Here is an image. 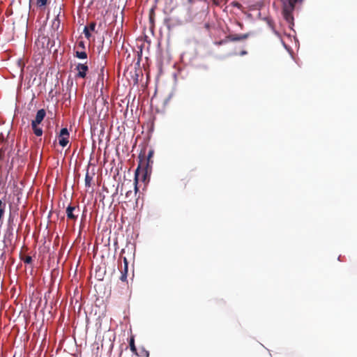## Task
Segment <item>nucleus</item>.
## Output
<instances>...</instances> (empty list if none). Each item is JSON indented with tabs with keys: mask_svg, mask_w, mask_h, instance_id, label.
<instances>
[{
	"mask_svg": "<svg viewBox=\"0 0 357 357\" xmlns=\"http://www.w3.org/2000/svg\"><path fill=\"white\" fill-rule=\"evenodd\" d=\"M92 181V177L89 176V172H87L85 176V185L86 187H90Z\"/></svg>",
	"mask_w": 357,
	"mask_h": 357,
	"instance_id": "16",
	"label": "nucleus"
},
{
	"mask_svg": "<svg viewBox=\"0 0 357 357\" xmlns=\"http://www.w3.org/2000/svg\"><path fill=\"white\" fill-rule=\"evenodd\" d=\"M66 213L68 220L76 222L79 213V206H73L69 205L66 208Z\"/></svg>",
	"mask_w": 357,
	"mask_h": 357,
	"instance_id": "3",
	"label": "nucleus"
},
{
	"mask_svg": "<svg viewBox=\"0 0 357 357\" xmlns=\"http://www.w3.org/2000/svg\"><path fill=\"white\" fill-rule=\"evenodd\" d=\"M5 208H0V220H1L3 214H4Z\"/></svg>",
	"mask_w": 357,
	"mask_h": 357,
	"instance_id": "21",
	"label": "nucleus"
},
{
	"mask_svg": "<svg viewBox=\"0 0 357 357\" xmlns=\"http://www.w3.org/2000/svg\"><path fill=\"white\" fill-rule=\"evenodd\" d=\"M49 0H36V5L41 10H44L48 3Z\"/></svg>",
	"mask_w": 357,
	"mask_h": 357,
	"instance_id": "13",
	"label": "nucleus"
},
{
	"mask_svg": "<svg viewBox=\"0 0 357 357\" xmlns=\"http://www.w3.org/2000/svg\"><path fill=\"white\" fill-rule=\"evenodd\" d=\"M84 33L85 37L87 39H89L91 38V36L90 31L89 30V28L87 26L84 27Z\"/></svg>",
	"mask_w": 357,
	"mask_h": 357,
	"instance_id": "18",
	"label": "nucleus"
},
{
	"mask_svg": "<svg viewBox=\"0 0 357 357\" xmlns=\"http://www.w3.org/2000/svg\"><path fill=\"white\" fill-rule=\"evenodd\" d=\"M4 140V137L2 133L0 134V142H3Z\"/></svg>",
	"mask_w": 357,
	"mask_h": 357,
	"instance_id": "24",
	"label": "nucleus"
},
{
	"mask_svg": "<svg viewBox=\"0 0 357 357\" xmlns=\"http://www.w3.org/2000/svg\"><path fill=\"white\" fill-rule=\"evenodd\" d=\"M79 45L83 48H84V42L83 41H80L79 43Z\"/></svg>",
	"mask_w": 357,
	"mask_h": 357,
	"instance_id": "25",
	"label": "nucleus"
},
{
	"mask_svg": "<svg viewBox=\"0 0 357 357\" xmlns=\"http://www.w3.org/2000/svg\"><path fill=\"white\" fill-rule=\"evenodd\" d=\"M96 24L94 22H92L89 24V25L87 26L89 28V30L90 31H94L96 29Z\"/></svg>",
	"mask_w": 357,
	"mask_h": 357,
	"instance_id": "20",
	"label": "nucleus"
},
{
	"mask_svg": "<svg viewBox=\"0 0 357 357\" xmlns=\"http://www.w3.org/2000/svg\"><path fill=\"white\" fill-rule=\"evenodd\" d=\"M39 124H36L35 123H31V128L36 136H41L43 135V130L41 128L38 127Z\"/></svg>",
	"mask_w": 357,
	"mask_h": 357,
	"instance_id": "12",
	"label": "nucleus"
},
{
	"mask_svg": "<svg viewBox=\"0 0 357 357\" xmlns=\"http://www.w3.org/2000/svg\"><path fill=\"white\" fill-rule=\"evenodd\" d=\"M69 132L66 128H63L61 130L59 136V144L62 146L65 147L69 143Z\"/></svg>",
	"mask_w": 357,
	"mask_h": 357,
	"instance_id": "4",
	"label": "nucleus"
},
{
	"mask_svg": "<svg viewBox=\"0 0 357 357\" xmlns=\"http://www.w3.org/2000/svg\"><path fill=\"white\" fill-rule=\"evenodd\" d=\"M249 33H243V34H230L226 37L227 40L229 41H239L243 40L248 38Z\"/></svg>",
	"mask_w": 357,
	"mask_h": 357,
	"instance_id": "8",
	"label": "nucleus"
},
{
	"mask_svg": "<svg viewBox=\"0 0 357 357\" xmlns=\"http://www.w3.org/2000/svg\"><path fill=\"white\" fill-rule=\"evenodd\" d=\"M5 152L6 149L5 148H0V162L3 161L5 158Z\"/></svg>",
	"mask_w": 357,
	"mask_h": 357,
	"instance_id": "19",
	"label": "nucleus"
},
{
	"mask_svg": "<svg viewBox=\"0 0 357 357\" xmlns=\"http://www.w3.org/2000/svg\"><path fill=\"white\" fill-rule=\"evenodd\" d=\"M46 115V112L44 109H39L36 115L35 119L32 121L31 123H35L36 124H40L44 119Z\"/></svg>",
	"mask_w": 357,
	"mask_h": 357,
	"instance_id": "10",
	"label": "nucleus"
},
{
	"mask_svg": "<svg viewBox=\"0 0 357 357\" xmlns=\"http://www.w3.org/2000/svg\"><path fill=\"white\" fill-rule=\"evenodd\" d=\"M303 0H288V6H285L283 9V15L285 20L288 22L293 20V16L291 15V11L294 9L295 5L298 1H302Z\"/></svg>",
	"mask_w": 357,
	"mask_h": 357,
	"instance_id": "2",
	"label": "nucleus"
},
{
	"mask_svg": "<svg viewBox=\"0 0 357 357\" xmlns=\"http://www.w3.org/2000/svg\"><path fill=\"white\" fill-rule=\"evenodd\" d=\"M223 43H224L223 41H221V42H220V43H219V44H220V45H221V44H222Z\"/></svg>",
	"mask_w": 357,
	"mask_h": 357,
	"instance_id": "26",
	"label": "nucleus"
},
{
	"mask_svg": "<svg viewBox=\"0 0 357 357\" xmlns=\"http://www.w3.org/2000/svg\"><path fill=\"white\" fill-rule=\"evenodd\" d=\"M77 70V77L84 78L86 75V72L89 70L88 66L86 63H79L76 66Z\"/></svg>",
	"mask_w": 357,
	"mask_h": 357,
	"instance_id": "5",
	"label": "nucleus"
},
{
	"mask_svg": "<svg viewBox=\"0 0 357 357\" xmlns=\"http://www.w3.org/2000/svg\"><path fill=\"white\" fill-rule=\"evenodd\" d=\"M123 267L121 268V277L120 280L122 282H126L127 281V275H128V261L126 257H123Z\"/></svg>",
	"mask_w": 357,
	"mask_h": 357,
	"instance_id": "6",
	"label": "nucleus"
},
{
	"mask_svg": "<svg viewBox=\"0 0 357 357\" xmlns=\"http://www.w3.org/2000/svg\"><path fill=\"white\" fill-rule=\"evenodd\" d=\"M5 207H6V204L3 203L1 202V200L0 199V208H5Z\"/></svg>",
	"mask_w": 357,
	"mask_h": 357,
	"instance_id": "22",
	"label": "nucleus"
},
{
	"mask_svg": "<svg viewBox=\"0 0 357 357\" xmlns=\"http://www.w3.org/2000/svg\"><path fill=\"white\" fill-rule=\"evenodd\" d=\"M138 177H136L135 176V182L133 183L134 185V188H135V192H132L131 190H128L126 192V199H128V202H131L132 199H133V197H135L136 195H137V192L138 191V188H137V178Z\"/></svg>",
	"mask_w": 357,
	"mask_h": 357,
	"instance_id": "9",
	"label": "nucleus"
},
{
	"mask_svg": "<svg viewBox=\"0 0 357 357\" xmlns=\"http://www.w3.org/2000/svg\"><path fill=\"white\" fill-rule=\"evenodd\" d=\"M129 346H130V349L131 350L132 352L133 353H136L137 350L138 349H137L135 344V337L134 335H131L130 338V340H129Z\"/></svg>",
	"mask_w": 357,
	"mask_h": 357,
	"instance_id": "14",
	"label": "nucleus"
},
{
	"mask_svg": "<svg viewBox=\"0 0 357 357\" xmlns=\"http://www.w3.org/2000/svg\"><path fill=\"white\" fill-rule=\"evenodd\" d=\"M76 56L79 59H84L87 58V54L85 52L77 51L75 54Z\"/></svg>",
	"mask_w": 357,
	"mask_h": 357,
	"instance_id": "17",
	"label": "nucleus"
},
{
	"mask_svg": "<svg viewBox=\"0 0 357 357\" xmlns=\"http://www.w3.org/2000/svg\"><path fill=\"white\" fill-rule=\"evenodd\" d=\"M153 155V151L150 150L147 156L144 154L142 155L140 153L139 155V164L138 167L135 171L136 177H138L140 174H142L143 176H146L151 172V167L153 165V160L151 158Z\"/></svg>",
	"mask_w": 357,
	"mask_h": 357,
	"instance_id": "1",
	"label": "nucleus"
},
{
	"mask_svg": "<svg viewBox=\"0 0 357 357\" xmlns=\"http://www.w3.org/2000/svg\"><path fill=\"white\" fill-rule=\"evenodd\" d=\"M134 354L136 357H149V352L143 347H139Z\"/></svg>",
	"mask_w": 357,
	"mask_h": 357,
	"instance_id": "11",
	"label": "nucleus"
},
{
	"mask_svg": "<svg viewBox=\"0 0 357 357\" xmlns=\"http://www.w3.org/2000/svg\"><path fill=\"white\" fill-rule=\"evenodd\" d=\"M61 7H59L57 15L55 17V18L53 20L52 23V28L54 31H59V29H60V26H61V20L60 18L61 13Z\"/></svg>",
	"mask_w": 357,
	"mask_h": 357,
	"instance_id": "7",
	"label": "nucleus"
},
{
	"mask_svg": "<svg viewBox=\"0 0 357 357\" xmlns=\"http://www.w3.org/2000/svg\"><path fill=\"white\" fill-rule=\"evenodd\" d=\"M20 259L22 260L25 264H30L32 263V257L31 256H22L20 255Z\"/></svg>",
	"mask_w": 357,
	"mask_h": 357,
	"instance_id": "15",
	"label": "nucleus"
},
{
	"mask_svg": "<svg viewBox=\"0 0 357 357\" xmlns=\"http://www.w3.org/2000/svg\"><path fill=\"white\" fill-rule=\"evenodd\" d=\"M247 53H248L247 51L243 50V51L241 52L240 55L241 56H243V55L247 54Z\"/></svg>",
	"mask_w": 357,
	"mask_h": 357,
	"instance_id": "23",
	"label": "nucleus"
}]
</instances>
